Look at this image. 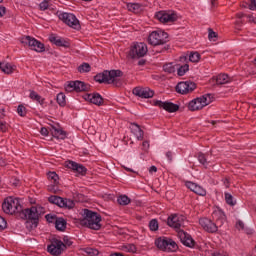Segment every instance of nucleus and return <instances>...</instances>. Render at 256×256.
<instances>
[{"label": "nucleus", "instance_id": "1", "mask_svg": "<svg viewBox=\"0 0 256 256\" xmlns=\"http://www.w3.org/2000/svg\"><path fill=\"white\" fill-rule=\"evenodd\" d=\"M212 219L215 221L213 222L209 218H202L199 220V224L201 225L202 229L207 233H217L219 227L225 223V214L223 211L216 210L212 213Z\"/></svg>", "mask_w": 256, "mask_h": 256}, {"label": "nucleus", "instance_id": "2", "mask_svg": "<svg viewBox=\"0 0 256 256\" xmlns=\"http://www.w3.org/2000/svg\"><path fill=\"white\" fill-rule=\"evenodd\" d=\"M101 221V214L89 209H84L83 218L80 219V225L92 229L93 231H99L102 227Z\"/></svg>", "mask_w": 256, "mask_h": 256}, {"label": "nucleus", "instance_id": "3", "mask_svg": "<svg viewBox=\"0 0 256 256\" xmlns=\"http://www.w3.org/2000/svg\"><path fill=\"white\" fill-rule=\"evenodd\" d=\"M123 76V72L121 70H111V71H104L102 73L97 74L94 77V81L96 83H106L107 85H119L117 81H119V77Z\"/></svg>", "mask_w": 256, "mask_h": 256}, {"label": "nucleus", "instance_id": "4", "mask_svg": "<svg viewBox=\"0 0 256 256\" xmlns=\"http://www.w3.org/2000/svg\"><path fill=\"white\" fill-rule=\"evenodd\" d=\"M2 210L7 215H15V213H21L23 208L21 207V202H19V199L9 196L2 203Z\"/></svg>", "mask_w": 256, "mask_h": 256}, {"label": "nucleus", "instance_id": "5", "mask_svg": "<svg viewBox=\"0 0 256 256\" xmlns=\"http://www.w3.org/2000/svg\"><path fill=\"white\" fill-rule=\"evenodd\" d=\"M155 245L160 251L166 253H175L179 249L177 242L168 237H160L155 240Z\"/></svg>", "mask_w": 256, "mask_h": 256}, {"label": "nucleus", "instance_id": "6", "mask_svg": "<svg viewBox=\"0 0 256 256\" xmlns=\"http://www.w3.org/2000/svg\"><path fill=\"white\" fill-rule=\"evenodd\" d=\"M169 41V34L163 30L152 31L148 36L149 45L157 47L158 45H165Z\"/></svg>", "mask_w": 256, "mask_h": 256}, {"label": "nucleus", "instance_id": "7", "mask_svg": "<svg viewBox=\"0 0 256 256\" xmlns=\"http://www.w3.org/2000/svg\"><path fill=\"white\" fill-rule=\"evenodd\" d=\"M20 42L22 45L30 47L32 51H36V53H43V51H45V44L31 36L20 38Z\"/></svg>", "mask_w": 256, "mask_h": 256}, {"label": "nucleus", "instance_id": "8", "mask_svg": "<svg viewBox=\"0 0 256 256\" xmlns=\"http://www.w3.org/2000/svg\"><path fill=\"white\" fill-rule=\"evenodd\" d=\"M58 17L60 21H63L68 27H71L72 29H76L79 31L81 29V24L79 23V19H77V16H75L72 13L67 12H61L58 14Z\"/></svg>", "mask_w": 256, "mask_h": 256}, {"label": "nucleus", "instance_id": "9", "mask_svg": "<svg viewBox=\"0 0 256 256\" xmlns=\"http://www.w3.org/2000/svg\"><path fill=\"white\" fill-rule=\"evenodd\" d=\"M211 103L209 96H201L196 99H193L188 103L189 111H201L203 107H207Z\"/></svg>", "mask_w": 256, "mask_h": 256}, {"label": "nucleus", "instance_id": "10", "mask_svg": "<svg viewBox=\"0 0 256 256\" xmlns=\"http://www.w3.org/2000/svg\"><path fill=\"white\" fill-rule=\"evenodd\" d=\"M185 219L187 218L184 215L172 214L168 217L167 224L179 233V231H182L181 228L185 227Z\"/></svg>", "mask_w": 256, "mask_h": 256}, {"label": "nucleus", "instance_id": "11", "mask_svg": "<svg viewBox=\"0 0 256 256\" xmlns=\"http://www.w3.org/2000/svg\"><path fill=\"white\" fill-rule=\"evenodd\" d=\"M147 44L145 43H136L133 46H131L129 51V56L131 59H139L141 57H145L147 55Z\"/></svg>", "mask_w": 256, "mask_h": 256}, {"label": "nucleus", "instance_id": "12", "mask_svg": "<svg viewBox=\"0 0 256 256\" xmlns=\"http://www.w3.org/2000/svg\"><path fill=\"white\" fill-rule=\"evenodd\" d=\"M43 213H45V210L41 206H32L31 208L24 210V215L26 219L34 221V223H37V221H39V217H41Z\"/></svg>", "mask_w": 256, "mask_h": 256}, {"label": "nucleus", "instance_id": "13", "mask_svg": "<svg viewBox=\"0 0 256 256\" xmlns=\"http://www.w3.org/2000/svg\"><path fill=\"white\" fill-rule=\"evenodd\" d=\"M47 251L50 255L59 256L65 251V243L61 240L54 239L51 244L48 245Z\"/></svg>", "mask_w": 256, "mask_h": 256}, {"label": "nucleus", "instance_id": "14", "mask_svg": "<svg viewBox=\"0 0 256 256\" xmlns=\"http://www.w3.org/2000/svg\"><path fill=\"white\" fill-rule=\"evenodd\" d=\"M197 89V84L191 81L180 82L176 86L177 93L180 95H187V93H193Z\"/></svg>", "mask_w": 256, "mask_h": 256}, {"label": "nucleus", "instance_id": "15", "mask_svg": "<svg viewBox=\"0 0 256 256\" xmlns=\"http://www.w3.org/2000/svg\"><path fill=\"white\" fill-rule=\"evenodd\" d=\"M89 89L87 87V84L85 82L81 81H70L68 84L65 86V91L67 93H73V91H76V93H81L82 91H87Z\"/></svg>", "mask_w": 256, "mask_h": 256}, {"label": "nucleus", "instance_id": "16", "mask_svg": "<svg viewBox=\"0 0 256 256\" xmlns=\"http://www.w3.org/2000/svg\"><path fill=\"white\" fill-rule=\"evenodd\" d=\"M155 17L160 23H175L177 21V14L173 12L159 11Z\"/></svg>", "mask_w": 256, "mask_h": 256}, {"label": "nucleus", "instance_id": "17", "mask_svg": "<svg viewBox=\"0 0 256 256\" xmlns=\"http://www.w3.org/2000/svg\"><path fill=\"white\" fill-rule=\"evenodd\" d=\"M153 105H155V107H160V109H164V111H167L168 113H175L176 111H179V105L174 104L173 102L154 100Z\"/></svg>", "mask_w": 256, "mask_h": 256}, {"label": "nucleus", "instance_id": "18", "mask_svg": "<svg viewBox=\"0 0 256 256\" xmlns=\"http://www.w3.org/2000/svg\"><path fill=\"white\" fill-rule=\"evenodd\" d=\"M133 95H135L136 97H140L141 99H151V97H153V95H155V92L153 90H151L150 88H143V87H135L132 90Z\"/></svg>", "mask_w": 256, "mask_h": 256}, {"label": "nucleus", "instance_id": "19", "mask_svg": "<svg viewBox=\"0 0 256 256\" xmlns=\"http://www.w3.org/2000/svg\"><path fill=\"white\" fill-rule=\"evenodd\" d=\"M178 237L181 243L185 245V247H190V249H193V247H195V240L185 231L180 230L178 232Z\"/></svg>", "mask_w": 256, "mask_h": 256}, {"label": "nucleus", "instance_id": "20", "mask_svg": "<svg viewBox=\"0 0 256 256\" xmlns=\"http://www.w3.org/2000/svg\"><path fill=\"white\" fill-rule=\"evenodd\" d=\"M65 165L68 169H72L74 173H79V175H85L87 173V168H85L83 164H79L77 162L70 160V161H67Z\"/></svg>", "mask_w": 256, "mask_h": 256}, {"label": "nucleus", "instance_id": "21", "mask_svg": "<svg viewBox=\"0 0 256 256\" xmlns=\"http://www.w3.org/2000/svg\"><path fill=\"white\" fill-rule=\"evenodd\" d=\"M50 43H53L56 45V47H65V49L69 48L71 44L69 41L65 40L64 38H61L59 36L51 35L49 37Z\"/></svg>", "mask_w": 256, "mask_h": 256}, {"label": "nucleus", "instance_id": "22", "mask_svg": "<svg viewBox=\"0 0 256 256\" xmlns=\"http://www.w3.org/2000/svg\"><path fill=\"white\" fill-rule=\"evenodd\" d=\"M130 130H131V133H133V135L136 137V139L138 141H143V137H144L145 133L141 129V126H139L138 124H135V123H131Z\"/></svg>", "mask_w": 256, "mask_h": 256}, {"label": "nucleus", "instance_id": "23", "mask_svg": "<svg viewBox=\"0 0 256 256\" xmlns=\"http://www.w3.org/2000/svg\"><path fill=\"white\" fill-rule=\"evenodd\" d=\"M85 99L93 103V105H101L103 103V98L99 94H87Z\"/></svg>", "mask_w": 256, "mask_h": 256}, {"label": "nucleus", "instance_id": "24", "mask_svg": "<svg viewBox=\"0 0 256 256\" xmlns=\"http://www.w3.org/2000/svg\"><path fill=\"white\" fill-rule=\"evenodd\" d=\"M0 69L6 75H11L15 71V66L8 62H0Z\"/></svg>", "mask_w": 256, "mask_h": 256}, {"label": "nucleus", "instance_id": "25", "mask_svg": "<svg viewBox=\"0 0 256 256\" xmlns=\"http://www.w3.org/2000/svg\"><path fill=\"white\" fill-rule=\"evenodd\" d=\"M30 99L32 101H37L41 107H47V102H45V98L41 97V95H38L37 92L31 91L29 95Z\"/></svg>", "mask_w": 256, "mask_h": 256}, {"label": "nucleus", "instance_id": "26", "mask_svg": "<svg viewBox=\"0 0 256 256\" xmlns=\"http://www.w3.org/2000/svg\"><path fill=\"white\" fill-rule=\"evenodd\" d=\"M51 134L56 139L64 140V139L67 138V133L65 131H63L62 129H59V128H56V127H52Z\"/></svg>", "mask_w": 256, "mask_h": 256}, {"label": "nucleus", "instance_id": "27", "mask_svg": "<svg viewBox=\"0 0 256 256\" xmlns=\"http://www.w3.org/2000/svg\"><path fill=\"white\" fill-rule=\"evenodd\" d=\"M48 201L53 205H58V207H65V198H61L59 196H50Z\"/></svg>", "mask_w": 256, "mask_h": 256}, {"label": "nucleus", "instance_id": "28", "mask_svg": "<svg viewBox=\"0 0 256 256\" xmlns=\"http://www.w3.org/2000/svg\"><path fill=\"white\" fill-rule=\"evenodd\" d=\"M55 227L57 231H65L67 229V221L63 218L56 219Z\"/></svg>", "mask_w": 256, "mask_h": 256}, {"label": "nucleus", "instance_id": "29", "mask_svg": "<svg viewBox=\"0 0 256 256\" xmlns=\"http://www.w3.org/2000/svg\"><path fill=\"white\" fill-rule=\"evenodd\" d=\"M142 7L143 6L139 3H129V4H127L128 11H131L132 13H140Z\"/></svg>", "mask_w": 256, "mask_h": 256}, {"label": "nucleus", "instance_id": "30", "mask_svg": "<svg viewBox=\"0 0 256 256\" xmlns=\"http://www.w3.org/2000/svg\"><path fill=\"white\" fill-rule=\"evenodd\" d=\"M56 101L60 107H65V105H67V97L63 92L57 94Z\"/></svg>", "mask_w": 256, "mask_h": 256}, {"label": "nucleus", "instance_id": "31", "mask_svg": "<svg viewBox=\"0 0 256 256\" xmlns=\"http://www.w3.org/2000/svg\"><path fill=\"white\" fill-rule=\"evenodd\" d=\"M217 85H225L226 83H229V75L227 74H220L216 78Z\"/></svg>", "mask_w": 256, "mask_h": 256}, {"label": "nucleus", "instance_id": "32", "mask_svg": "<svg viewBox=\"0 0 256 256\" xmlns=\"http://www.w3.org/2000/svg\"><path fill=\"white\" fill-rule=\"evenodd\" d=\"M91 71V65L87 62L82 63L78 67V73H89Z\"/></svg>", "mask_w": 256, "mask_h": 256}, {"label": "nucleus", "instance_id": "33", "mask_svg": "<svg viewBox=\"0 0 256 256\" xmlns=\"http://www.w3.org/2000/svg\"><path fill=\"white\" fill-rule=\"evenodd\" d=\"M118 204L119 205H129V203H131V199L129 197H127V195H120L117 198Z\"/></svg>", "mask_w": 256, "mask_h": 256}, {"label": "nucleus", "instance_id": "34", "mask_svg": "<svg viewBox=\"0 0 256 256\" xmlns=\"http://www.w3.org/2000/svg\"><path fill=\"white\" fill-rule=\"evenodd\" d=\"M200 60L201 54H199L198 52H191L189 54V61H191V63H199Z\"/></svg>", "mask_w": 256, "mask_h": 256}, {"label": "nucleus", "instance_id": "35", "mask_svg": "<svg viewBox=\"0 0 256 256\" xmlns=\"http://www.w3.org/2000/svg\"><path fill=\"white\" fill-rule=\"evenodd\" d=\"M126 253H137V247L134 244H126L122 247Z\"/></svg>", "mask_w": 256, "mask_h": 256}, {"label": "nucleus", "instance_id": "36", "mask_svg": "<svg viewBox=\"0 0 256 256\" xmlns=\"http://www.w3.org/2000/svg\"><path fill=\"white\" fill-rule=\"evenodd\" d=\"M48 179L49 181H51V183H54V185H57V183H59V175H57L56 172H49Z\"/></svg>", "mask_w": 256, "mask_h": 256}, {"label": "nucleus", "instance_id": "37", "mask_svg": "<svg viewBox=\"0 0 256 256\" xmlns=\"http://www.w3.org/2000/svg\"><path fill=\"white\" fill-rule=\"evenodd\" d=\"M187 71H189V64H184L178 68L177 75H179V77H183Z\"/></svg>", "mask_w": 256, "mask_h": 256}, {"label": "nucleus", "instance_id": "38", "mask_svg": "<svg viewBox=\"0 0 256 256\" xmlns=\"http://www.w3.org/2000/svg\"><path fill=\"white\" fill-rule=\"evenodd\" d=\"M198 161L203 165L204 167H207L209 165V162H207V156L204 153H198Z\"/></svg>", "mask_w": 256, "mask_h": 256}, {"label": "nucleus", "instance_id": "39", "mask_svg": "<svg viewBox=\"0 0 256 256\" xmlns=\"http://www.w3.org/2000/svg\"><path fill=\"white\" fill-rule=\"evenodd\" d=\"M224 195H225V201H226L227 205H230L231 207H234L236 202L233 200V195H231L227 192Z\"/></svg>", "mask_w": 256, "mask_h": 256}, {"label": "nucleus", "instance_id": "40", "mask_svg": "<svg viewBox=\"0 0 256 256\" xmlns=\"http://www.w3.org/2000/svg\"><path fill=\"white\" fill-rule=\"evenodd\" d=\"M194 193L196 195H200L201 197H205V195H207V190H205V188H203L202 186L197 185Z\"/></svg>", "mask_w": 256, "mask_h": 256}, {"label": "nucleus", "instance_id": "41", "mask_svg": "<svg viewBox=\"0 0 256 256\" xmlns=\"http://www.w3.org/2000/svg\"><path fill=\"white\" fill-rule=\"evenodd\" d=\"M165 73H175V66L173 63H168L163 66Z\"/></svg>", "mask_w": 256, "mask_h": 256}, {"label": "nucleus", "instance_id": "42", "mask_svg": "<svg viewBox=\"0 0 256 256\" xmlns=\"http://www.w3.org/2000/svg\"><path fill=\"white\" fill-rule=\"evenodd\" d=\"M150 231H157L159 229V222L156 219H153L149 223Z\"/></svg>", "mask_w": 256, "mask_h": 256}, {"label": "nucleus", "instance_id": "43", "mask_svg": "<svg viewBox=\"0 0 256 256\" xmlns=\"http://www.w3.org/2000/svg\"><path fill=\"white\" fill-rule=\"evenodd\" d=\"M17 113L20 117H25V115H27V108H25L23 104H20L17 108Z\"/></svg>", "mask_w": 256, "mask_h": 256}, {"label": "nucleus", "instance_id": "44", "mask_svg": "<svg viewBox=\"0 0 256 256\" xmlns=\"http://www.w3.org/2000/svg\"><path fill=\"white\" fill-rule=\"evenodd\" d=\"M208 39L209 41H217V33L213 29H208Z\"/></svg>", "mask_w": 256, "mask_h": 256}, {"label": "nucleus", "instance_id": "45", "mask_svg": "<svg viewBox=\"0 0 256 256\" xmlns=\"http://www.w3.org/2000/svg\"><path fill=\"white\" fill-rule=\"evenodd\" d=\"M64 207H66V209H73L75 207V202L71 199L64 198Z\"/></svg>", "mask_w": 256, "mask_h": 256}, {"label": "nucleus", "instance_id": "46", "mask_svg": "<svg viewBox=\"0 0 256 256\" xmlns=\"http://www.w3.org/2000/svg\"><path fill=\"white\" fill-rule=\"evenodd\" d=\"M46 221H48V223H56L57 219H59L57 216L52 215V214H47L45 216Z\"/></svg>", "mask_w": 256, "mask_h": 256}, {"label": "nucleus", "instance_id": "47", "mask_svg": "<svg viewBox=\"0 0 256 256\" xmlns=\"http://www.w3.org/2000/svg\"><path fill=\"white\" fill-rule=\"evenodd\" d=\"M39 7H40V11H47V9H49V1L48 0L42 1Z\"/></svg>", "mask_w": 256, "mask_h": 256}, {"label": "nucleus", "instance_id": "48", "mask_svg": "<svg viewBox=\"0 0 256 256\" xmlns=\"http://www.w3.org/2000/svg\"><path fill=\"white\" fill-rule=\"evenodd\" d=\"M7 129H9V125L7 124V122L0 121L1 133H7Z\"/></svg>", "mask_w": 256, "mask_h": 256}, {"label": "nucleus", "instance_id": "49", "mask_svg": "<svg viewBox=\"0 0 256 256\" xmlns=\"http://www.w3.org/2000/svg\"><path fill=\"white\" fill-rule=\"evenodd\" d=\"M197 185L193 182H186V187L187 189H190V191H192L193 193H195V190L197 189Z\"/></svg>", "mask_w": 256, "mask_h": 256}, {"label": "nucleus", "instance_id": "50", "mask_svg": "<svg viewBox=\"0 0 256 256\" xmlns=\"http://www.w3.org/2000/svg\"><path fill=\"white\" fill-rule=\"evenodd\" d=\"M7 229V220L0 216V231Z\"/></svg>", "mask_w": 256, "mask_h": 256}, {"label": "nucleus", "instance_id": "51", "mask_svg": "<svg viewBox=\"0 0 256 256\" xmlns=\"http://www.w3.org/2000/svg\"><path fill=\"white\" fill-rule=\"evenodd\" d=\"M41 135H43V137H48L49 136V130L45 127H42L40 130Z\"/></svg>", "mask_w": 256, "mask_h": 256}, {"label": "nucleus", "instance_id": "52", "mask_svg": "<svg viewBox=\"0 0 256 256\" xmlns=\"http://www.w3.org/2000/svg\"><path fill=\"white\" fill-rule=\"evenodd\" d=\"M236 228H237V229H245V223H243V221L239 220V221L236 223Z\"/></svg>", "mask_w": 256, "mask_h": 256}, {"label": "nucleus", "instance_id": "53", "mask_svg": "<svg viewBox=\"0 0 256 256\" xmlns=\"http://www.w3.org/2000/svg\"><path fill=\"white\" fill-rule=\"evenodd\" d=\"M249 9L251 11H255V9H256V0H251V3L249 5Z\"/></svg>", "mask_w": 256, "mask_h": 256}, {"label": "nucleus", "instance_id": "54", "mask_svg": "<svg viewBox=\"0 0 256 256\" xmlns=\"http://www.w3.org/2000/svg\"><path fill=\"white\" fill-rule=\"evenodd\" d=\"M5 13H7V8L0 5V17H4Z\"/></svg>", "mask_w": 256, "mask_h": 256}, {"label": "nucleus", "instance_id": "55", "mask_svg": "<svg viewBox=\"0 0 256 256\" xmlns=\"http://www.w3.org/2000/svg\"><path fill=\"white\" fill-rule=\"evenodd\" d=\"M166 157L168 161H173V152L171 151L166 152Z\"/></svg>", "mask_w": 256, "mask_h": 256}, {"label": "nucleus", "instance_id": "56", "mask_svg": "<svg viewBox=\"0 0 256 256\" xmlns=\"http://www.w3.org/2000/svg\"><path fill=\"white\" fill-rule=\"evenodd\" d=\"M142 149L144 150V151H147V149H149V141H144L143 143H142Z\"/></svg>", "mask_w": 256, "mask_h": 256}, {"label": "nucleus", "instance_id": "57", "mask_svg": "<svg viewBox=\"0 0 256 256\" xmlns=\"http://www.w3.org/2000/svg\"><path fill=\"white\" fill-rule=\"evenodd\" d=\"M149 173H157V166H151L149 168Z\"/></svg>", "mask_w": 256, "mask_h": 256}, {"label": "nucleus", "instance_id": "58", "mask_svg": "<svg viewBox=\"0 0 256 256\" xmlns=\"http://www.w3.org/2000/svg\"><path fill=\"white\" fill-rule=\"evenodd\" d=\"M5 117V110L0 109V119H3Z\"/></svg>", "mask_w": 256, "mask_h": 256}, {"label": "nucleus", "instance_id": "59", "mask_svg": "<svg viewBox=\"0 0 256 256\" xmlns=\"http://www.w3.org/2000/svg\"><path fill=\"white\" fill-rule=\"evenodd\" d=\"M223 183L227 188L229 187V180L227 178L223 179Z\"/></svg>", "mask_w": 256, "mask_h": 256}, {"label": "nucleus", "instance_id": "60", "mask_svg": "<svg viewBox=\"0 0 256 256\" xmlns=\"http://www.w3.org/2000/svg\"><path fill=\"white\" fill-rule=\"evenodd\" d=\"M6 162L3 160V158H0V166L5 167Z\"/></svg>", "mask_w": 256, "mask_h": 256}, {"label": "nucleus", "instance_id": "61", "mask_svg": "<svg viewBox=\"0 0 256 256\" xmlns=\"http://www.w3.org/2000/svg\"><path fill=\"white\" fill-rule=\"evenodd\" d=\"M236 16L238 17V19H243V17L245 16V14H243V13H238Z\"/></svg>", "mask_w": 256, "mask_h": 256}, {"label": "nucleus", "instance_id": "62", "mask_svg": "<svg viewBox=\"0 0 256 256\" xmlns=\"http://www.w3.org/2000/svg\"><path fill=\"white\" fill-rule=\"evenodd\" d=\"M124 169H125L126 171H128L129 173H133V169H131V168L125 167Z\"/></svg>", "mask_w": 256, "mask_h": 256}, {"label": "nucleus", "instance_id": "63", "mask_svg": "<svg viewBox=\"0 0 256 256\" xmlns=\"http://www.w3.org/2000/svg\"><path fill=\"white\" fill-rule=\"evenodd\" d=\"M68 246H71V245H73V242L72 241H69V242H67L66 243Z\"/></svg>", "mask_w": 256, "mask_h": 256}, {"label": "nucleus", "instance_id": "64", "mask_svg": "<svg viewBox=\"0 0 256 256\" xmlns=\"http://www.w3.org/2000/svg\"><path fill=\"white\" fill-rule=\"evenodd\" d=\"M145 62L144 61H139L138 65H143Z\"/></svg>", "mask_w": 256, "mask_h": 256}]
</instances>
